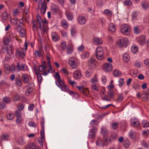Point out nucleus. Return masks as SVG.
<instances>
[{"mask_svg":"<svg viewBox=\"0 0 149 149\" xmlns=\"http://www.w3.org/2000/svg\"><path fill=\"white\" fill-rule=\"evenodd\" d=\"M36 21L39 23L40 29L43 30L44 33H46L48 29L47 24L48 22L46 19L43 20L40 15H38L36 16Z\"/></svg>","mask_w":149,"mask_h":149,"instance_id":"obj_1","label":"nucleus"},{"mask_svg":"<svg viewBox=\"0 0 149 149\" xmlns=\"http://www.w3.org/2000/svg\"><path fill=\"white\" fill-rule=\"evenodd\" d=\"M56 85L59 88H60L61 90L63 91L66 92H69L70 95H73L75 96L77 95V96L78 95L77 93L72 91H70V89L68 88L67 86L65 84L64 82L63 81L59 83L58 84H56Z\"/></svg>","mask_w":149,"mask_h":149,"instance_id":"obj_2","label":"nucleus"},{"mask_svg":"<svg viewBox=\"0 0 149 149\" xmlns=\"http://www.w3.org/2000/svg\"><path fill=\"white\" fill-rule=\"evenodd\" d=\"M38 9L40 7V5H41L42 7L41 8V12L43 15L45 13L47 8V3L45 0H38Z\"/></svg>","mask_w":149,"mask_h":149,"instance_id":"obj_3","label":"nucleus"},{"mask_svg":"<svg viewBox=\"0 0 149 149\" xmlns=\"http://www.w3.org/2000/svg\"><path fill=\"white\" fill-rule=\"evenodd\" d=\"M129 41L127 38H124L122 39L118 40L116 42L117 45L119 47H126L128 44Z\"/></svg>","mask_w":149,"mask_h":149,"instance_id":"obj_4","label":"nucleus"},{"mask_svg":"<svg viewBox=\"0 0 149 149\" xmlns=\"http://www.w3.org/2000/svg\"><path fill=\"white\" fill-rule=\"evenodd\" d=\"M96 57L99 60L101 59L103 57V51L102 47L99 46L96 49Z\"/></svg>","mask_w":149,"mask_h":149,"instance_id":"obj_5","label":"nucleus"},{"mask_svg":"<svg viewBox=\"0 0 149 149\" xmlns=\"http://www.w3.org/2000/svg\"><path fill=\"white\" fill-rule=\"evenodd\" d=\"M120 30L121 32L125 35H128L130 33V29L129 26L126 24L122 25L121 26Z\"/></svg>","mask_w":149,"mask_h":149,"instance_id":"obj_6","label":"nucleus"},{"mask_svg":"<svg viewBox=\"0 0 149 149\" xmlns=\"http://www.w3.org/2000/svg\"><path fill=\"white\" fill-rule=\"evenodd\" d=\"M97 129L96 127H93L91 129L90 131L89 134H88V137L89 138H93L95 136L96 134V131Z\"/></svg>","mask_w":149,"mask_h":149,"instance_id":"obj_7","label":"nucleus"},{"mask_svg":"<svg viewBox=\"0 0 149 149\" xmlns=\"http://www.w3.org/2000/svg\"><path fill=\"white\" fill-rule=\"evenodd\" d=\"M75 61V59L73 58H70L68 60L69 65L73 68H75L77 67V63Z\"/></svg>","mask_w":149,"mask_h":149,"instance_id":"obj_8","label":"nucleus"},{"mask_svg":"<svg viewBox=\"0 0 149 149\" xmlns=\"http://www.w3.org/2000/svg\"><path fill=\"white\" fill-rule=\"evenodd\" d=\"M51 10L53 14H56L59 12L60 9L57 6L53 5L52 6Z\"/></svg>","mask_w":149,"mask_h":149,"instance_id":"obj_9","label":"nucleus"},{"mask_svg":"<svg viewBox=\"0 0 149 149\" xmlns=\"http://www.w3.org/2000/svg\"><path fill=\"white\" fill-rule=\"evenodd\" d=\"M149 98V88L146 91H144L142 94V98L144 101H146Z\"/></svg>","mask_w":149,"mask_h":149,"instance_id":"obj_10","label":"nucleus"},{"mask_svg":"<svg viewBox=\"0 0 149 149\" xmlns=\"http://www.w3.org/2000/svg\"><path fill=\"white\" fill-rule=\"evenodd\" d=\"M97 63V62L95 60L92 58H90L88 61V65L92 68L94 67Z\"/></svg>","mask_w":149,"mask_h":149,"instance_id":"obj_11","label":"nucleus"},{"mask_svg":"<svg viewBox=\"0 0 149 149\" xmlns=\"http://www.w3.org/2000/svg\"><path fill=\"white\" fill-rule=\"evenodd\" d=\"M103 69L106 72L111 71L112 69L111 64L108 63L104 64L103 66Z\"/></svg>","mask_w":149,"mask_h":149,"instance_id":"obj_12","label":"nucleus"},{"mask_svg":"<svg viewBox=\"0 0 149 149\" xmlns=\"http://www.w3.org/2000/svg\"><path fill=\"white\" fill-rule=\"evenodd\" d=\"M93 42L95 45H99L102 44V41L100 38L95 37L93 39Z\"/></svg>","mask_w":149,"mask_h":149,"instance_id":"obj_13","label":"nucleus"},{"mask_svg":"<svg viewBox=\"0 0 149 149\" xmlns=\"http://www.w3.org/2000/svg\"><path fill=\"white\" fill-rule=\"evenodd\" d=\"M109 30L111 33L114 32L116 30V26L112 23L109 24Z\"/></svg>","mask_w":149,"mask_h":149,"instance_id":"obj_14","label":"nucleus"},{"mask_svg":"<svg viewBox=\"0 0 149 149\" xmlns=\"http://www.w3.org/2000/svg\"><path fill=\"white\" fill-rule=\"evenodd\" d=\"M65 15L69 20L71 21L73 19V15L71 12L69 11H67L65 12Z\"/></svg>","mask_w":149,"mask_h":149,"instance_id":"obj_15","label":"nucleus"},{"mask_svg":"<svg viewBox=\"0 0 149 149\" xmlns=\"http://www.w3.org/2000/svg\"><path fill=\"white\" fill-rule=\"evenodd\" d=\"M110 141V139H108V137L107 135L104 136L103 141V145H107L109 143Z\"/></svg>","mask_w":149,"mask_h":149,"instance_id":"obj_16","label":"nucleus"},{"mask_svg":"<svg viewBox=\"0 0 149 149\" xmlns=\"http://www.w3.org/2000/svg\"><path fill=\"white\" fill-rule=\"evenodd\" d=\"M78 21L80 24H84L86 23V19L84 16H81L78 17Z\"/></svg>","mask_w":149,"mask_h":149,"instance_id":"obj_17","label":"nucleus"},{"mask_svg":"<svg viewBox=\"0 0 149 149\" xmlns=\"http://www.w3.org/2000/svg\"><path fill=\"white\" fill-rule=\"evenodd\" d=\"M52 40L54 41H57L60 39L59 37L55 32L52 33Z\"/></svg>","mask_w":149,"mask_h":149,"instance_id":"obj_18","label":"nucleus"},{"mask_svg":"<svg viewBox=\"0 0 149 149\" xmlns=\"http://www.w3.org/2000/svg\"><path fill=\"white\" fill-rule=\"evenodd\" d=\"M13 47L11 45H9L8 47L6 48V51L8 55H10L13 53Z\"/></svg>","mask_w":149,"mask_h":149,"instance_id":"obj_19","label":"nucleus"},{"mask_svg":"<svg viewBox=\"0 0 149 149\" xmlns=\"http://www.w3.org/2000/svg\"><path fill=\"white\" fill-rule=\"evenodd\" d=\"M74 75V77L77 79H80L81 77V74L79 71H75Z\"/></svg>","mask_w":149,"mask_h":149,"instance_id":"obj_20","label":"nucleus"},{"mask_svg":"<svg viewBox=\"0 0 149 149\" xmlns=\"http://www.w3.org/2000/svg\"><path fill=\"white\" fill-rule=\"evenodd\" d=\"M54 77L57 80L58 83H60V82H61L62 81H63L61 79L59 74L58 72L55 73Z\"/></svg>","mask_w":149,"mask_h":149,"instance_id":"obj_21","label":"nucleus"},{"mask_svg":"<svg viewBox=\"0 0 149 149\" xmlns=\"http://www.w3.org/2000/svg\"><path fill=\"white\" fill-rule=\"evenodd\" d=\"M132 126L134 127H138L139 125V122L137 119H134V121L131 122Z\"/></svg>","mask_w":149,"mask_h":149,"instance_id":"obj_22","label":"nucleus"},{"mask_svg":"<svg viewBox=\"0 0 149 149\" xmlns=\"http://www.w3.org/2000/svg\"><path fill=\"white\" fill-rule=\"evenodd\" d=\"M139 41L141 45H143L145 43V37L144 36H141L139 37Z\"/></svg>","mask_w":149,"mask_h":149,"instance_id":"obj_23","label":"nucleus"},{"mask_svg":"<svg viewBox=\"0 0 149 149\" xmlns=\"http://www.w3.org/2000/svg\"><path fill=\"white\" fill-rule=\"evenodd\" d=\"M123 59L124 62H127L130 59V57L129 55L127 53L124 54L123 55Z\"/></svg>","mask_w":149,"mask_h":149,"instance_id":"obj_24","label":"nucleus"},{"mask_svg":"<svg viewBox=\"0 0 149 149\" xmlns=\"http://www.w3.org/2000/svg\"><path fill=\"white\" fill-rule=\"evenodd\" d=\"M17 70L19 71L20 70L24 71L25 70V66L24 65H21V68H20L19 63V62L17 63Z\"/></svg>","mask_w":149,"mask_h":149,"instance_id":"obj_25","label":"nucleus"},{"mask_svg":"<svg viewBox=\"0 0 149 149\" xmlns=\"http://www.w3.org/2000/svg\"><path fill=\"white\" fill-rule=\"evenodd\" d=\"M22 79L23 81L26 83H28L29 81V78L27 75L26 74H23L22 75Z\"/></svg>","mask_w":149,"mask_h":149,"instance_id":"obj_26","label":"nucleus"},{"mask_svg":"<svg viewBox=\"0 0 149 149\" xmlns=\"http://www.w3.org/2000/svg\"><path fill=\"white\" fill-rule=\"evenodd\" d=\"M8 15L6 11L4 12L2 15V19L3 22H5L8 18Z\"/></svg>","mask_w":149,"mask_h":149,"instance_id":"obj_27","label":"nucleus"},{"mask_svg":"<svg viewBox=\"0 0 149 149\" xmlns=\"http://www.w3.org/2000/svg\"><path fill=\"white\" fill-rule=\"evenodd\" d=\"M131 51L133 53L136 54L138 51V48L136 46L133 45L132 47Z\"/></svg>","mask_w":149,"mask_h":149,"instance_id":"obj_28","label":"nucleus"},{"mask_svg":"<svg viewBox=\"0 0 149 149\" xmlns=\"http://www.w3.org/2000/svg\"><path fill=\"white\" fill-rule=\"evenodd\" d=\"M61 25L64 29H67L68 27V24L66 20H63L61 22Z\"/></svg>","mask_w":149,"mask_h":149,"instance_id":"obj_29","label":"nucleus"},{"mask_svg":"<svg viewBox=\"0 0 149 149\" xmlns=\"http://www.w3.org/2000/svg\"><path fill=\"white\" fill-rule=\"evenodd\" d=\"M119 125V123L118 122H114L113 123L111 124V127L112 129L114 130H116Z\"/></svg>","mask_w":149,"mask_h":149,"instance_id":"obj_30","label":"nucleus"},{"mask_svg":"<svg viewBox=\"0 0 149 149\" xmlns=\"http://www.w3.org/2000/svg\"><path fill=\"white\" fill-rule=\"evenodd\" d=\"M113 74L114 76L115 77H116L118 76H120L121 75V72L119 71L116 70H115L113 71Z\"/></svg>","mask_w":149,"mask_h":149,"instance_id":"obj_31","label":"nucleus"},{"mask_svg":"<svg viewBox=\"0 0 149 149\" xmlns=\"http://www.w3.org/2000/svg\"><path fill=\"white\" fill-rule=\"evenodd\" d=\"M36 74H37L38 82L40 83H41L42 79L41 74L39 73L38 72H36Z\"/></svg>","mask_w":149,"mask_h":149,"instance_id":"obj_32","label":"nucleus"},{"mask_svg":"<svg viewBox=\"0 0 149 149\" xmlns=\"http://www.w3.org/2000/svg\"><path fill=\"white\" fill-rule=\"evenodd\" d=\"M143 126L144 127H147L149 126V123L146 120H143L142 123Z\"/></svg>","mask_w":149,"mask_h":149,"instance_id":"obj_33","label":"nucleus"},{"mask_svg":"<svg viewBox=\"0 0 149 149\" xmlns=\"http://www.w3.org/2000/svg\"><path fill=\"white\" fill-rule=\"evenodd\" d=\"M17 53L18 55H19L22 58L24 57V56L25 55V51L24 52L23 51L22 52L18 50L17 51Z\"/></svg>","mask_w":149,"mask_h":149,"instance_id":"obj_34","label":"nucleus"},{"mask_svg":"<svg viewBox=\"0 0 149 149\" xmlns=\"http://www.w3.org/2000/svg\"><path fill=\"white\" fill-rule=\"evenodd\" d=\"M107 130L106 128H101V133L104 136H107Z\"/></svg>","mask_w":149,"mask_h":149,"instance_id":"obj_35","label":"nucleus"},{"mask_svg":"<svg viewBox=\"0 0 149 149\" xmlns=\"http://www.w3.org/2000/svg\"><path fill=\"white\" fill-rule=\"evenodd\" d=\"M3 101L6 103H8L10 102V97H5L3 99Z\"/></svg>","mask_w":149,"mask_h":149,"instance_id":"obj_36","label":"nucleus"},{"mask_svg":"<svg viewBox=\"0 0 149 149\" xmlns=\"http://www.w3.org/2000/svg\"><path fill=\"white\" fill-rule=\"evenodd\" d=\"M89 53L87 52H84L83 53V54L81 55V57L82 59H84L86 58H88L89 56Z\"/></svg>","mask_w":149,"mask_h":149,"instance_id":"obj_37","label":"nucleus"},{"mask_svg":"<svg viewBox=\"0 0 149 149\" xmlns=\"http://www.w3.org/2000/svg\"><path fill=\"white\" fill-rule=\"evenodd\" d=\"M99 123V122L97 120H92L90 124L91 126H94L97 125Z\"/></svg>","mask_w":149,"mask_h":149,"instance_id":"obj_38","label":"nucleus"},{"mask_svg":"<svg viewBox=\"0 0 149 149\" xmlns=\"http://www.w3.org/2000/svg\"><path fill=\"white\" fill-rule=\"evenodd\" d=\"M129 136L132 139H134L135 137V132L131 131L129 132Z\"/></svg>","mask_w":149,"mask_h":149,"instance_id":"obj_39","label":"nucleus"},{"mask_svg":"<svg viewBox=\"0 0 149 149\" xmlns=\"http://www.w3.org/2000/svg\"><path fill=\"white\" fill-rule=\"evenodd\" d=\"M124 146L126 148H128L130 145V142L128 140H127L123 142V143Z\"/></svg>","mask_w":149,"mask_h":149,"instance_id":"obj_40","label":"nucleus"},{"mask_svg":"<svg viewBox=\"0 0 149 149\" xmlns=\"http://www.w3.org/2000/svg\"><path fill=\"white\" fill-rule=\"evenodd\" d=\"M124 3L126 5L131 6L132 5V2L130 0H125Z\"/></svg>","mask_w":149,"mask_h":149,"instance_id":"obj_41","label":"nucleus"},{"mask_svg":"<svg viewBox=\"0 0 149 149\" xmlns=\"http://www.w3.org/2000/svg\"><path fill=\"white\" fill-rule=\"evenodd\" d=\"M9 137V136L7 134H3L1 138L2 140H6Z\"/></svg>","mask_w":149,"mask_h":149,"instance_id":"obj_42","label":"nucleus"},{"mask_svg":"<svg viewBox=\"0 0 149 149\" xmlns=\"http://www.w3.org/2000/svg\"><path fill=\"white\" fill-rule=\"evenodd\" d=\"M81 92L85 95H87L89 93L88 90L87 88H83Z\"/></svg>","mask_w":149,"mask_h":149,"instance_id":"obj_43","label":"nucleus"},{"mask_svg":"<svg viewBox=\"0 0 149 149\" xmlns=\"http://www.w3.org/2000/svg\"><path fill=\"white\" fill-rule=\"evenodd\" d=\"M10 42V40L7 38H4L3 40V42L4 45H7Z\"/></svg>","mask_w":149,"mask_h":149,"instance_id":"obj_44","label":"nucleus"},{"mask_svg":"<svg viewBox=\"0 0 149 149\" xmlns=\"http://www.w3.org/2000/svg\"><path fill=\"white\" fill-rule=\"evenodd\" d=\"M46 68V67L43 65H40L38 67V70L40 72L43 71Z\"/></svg>","mask_w":149,"mask_h":149,"instance_id":"obj_45","label":"nucleus"},{"mask_svg":"<svg viewBox=\"0 0 149 149\" xmlns=\"http://www.w3.org/2000/svg\"><path fill=\"white\" fill-rule=\"evenodd\" d=\"M33 89L32 88H29L26 92V95H29L33 91Z\"/></svg>","mask_w":149,"mask_h":149,"instance_id":"obj_46","label":"nucleus"},{"mask_svg":"<svg viewBox=\"0 0 149 149\" xmlns=\"http://www.w3.org/2000/svg\"><path fill=\"white\" fill-rule=\"evenodd\" d=\"M11 23L15 25L17 23V19L14 18L10 20Z\"/></svg>","mask_w":149,"mask_h":149,"instance_id":"obj_47","label":"nucleus"},{"mask_svg":"<svg viewBox=\"0 0 149 149\" xmlns=\"http://www.w3.org/2000/svg\"><path fill=\"white\" fill-rule=\"evenodd\" d=\"M113 93L114 92L113 91L111 90H109L108 92L109 95L111 99H112L113 97Z\"/></svg>","mask_w":149,"mask_h":149,"instance_id":"obj_48","label":"nucleus"},{"mask_svg":"<svg viewBox=\"0 0 149 149\" xmlns=\"http://www.w3.org/2000/svg\"><path fill=\"white\" fill-rule=\"evenodd\" d=\"M96 144L98 146H100L102 144L103 145V142L102 141L101 139L98 138L96 142Z\"/></svg>","mask_w":149,"mask_h":149,"instance_id":"obj_49","label":"nucleus"},{"mask_svg":"<svg viewBox=\"0 0 149 149\" xmlns=\"http://www.w3.org/2000/svg\"><path fill=\"white\" fill-rule=\"evenodd\" d=\"M134 32L136 34H138L140 32L139 27L137 26H135L134 28Z\"/></svg>","mask_w":149,"mask_h":149,"instance_id":"obj_50","label":"nucleus"},{"mask_svg":"<svg viewBox=\"0 0 149 149\" xmlns=\"http://www.w3.org/2000/svg\"><path fill=\"white\" fill-rule=\"evenodd\" d=\"M33 24V30L34 31H35L37 28L36 22L35 20H32Z\"/></svg>","mask_w":149,"mask_h":149,"instance_id":"obj_51","label":"nucleus"},{"mask_svg":"<svg viewBox=\"0 0 149 149\" xmlns=\"http://www.w3.org/2000/svg\"><path fill=\"white\" fill-rule=\"evenodd\" d=\"M22 119V117L21 116H17L16 120V123L18 124L20 123Z\"/></svg>","mask_w":149,"mask_h":149,"instance_id":"obj_52","label":"nucleus"},{"mask_svg":"<svg viewBox=\"0 0 149 149\" xmlns=\"http://www.w3.org/2000/svg\"><path fill=\"white\" fill-rule=\"evenodd\" d=\"M15 82L18 86H21L22 84L21 81L19 78H16L15 80Z\"/></svg>","mask_w":149,"mask_h":149,"instance_id":"obj_53","label":"nucleus"},{"mask_svg":"<svg viewBox=\"0 0 149 149\" xmlns=\"http://www.w3.org/2000/svg\"><path fill=\"white\" fill-rule=\"evenodd\" d=\"M61 50H64L65 49L66 47V44L65 42H63L61 43Z\"/></svg>","mask_w":149,"mask_h":149,"instance_id":"obj_54","label":"nucleus"},{"mask_svg":"<svg viewBox=\"0 0 149 149\" xmlns=\"http://www.w3.org/2000/svg\"><path fill=\"white\" fill-rule=\"evenodd\" d=\"M142 6L143 8L146 9L149 8L148 4L146 3H142Z\"/></svg>","mask_w":149,"mask_h":149,"instance_id":"obj_55","label":"nucleus"},{"mask_svg":"<svg viewBox=\"0 0 149 149\" xmlns=\"http://www.w3.org/2000/svg\"><path fill=\"white\" fill-rule=\"evenodd\" d=\"M17 108L19 111H22L24 109V106L23 104H19L17 106Z\"/></svg>","mask_w":149,"mask_h":149,"instance_id":"obj_56","label":"nucleus"},{"mask_svg":"<svg viewBox=\"0 0 149 149\" xmlns=\"http://www.w3.org/2000/svg\"><path fill=\"white\" fill-rule=\"evenodd\" d=\"M25 31L24 29H21L19 33V36L21 37H24V36Z\"/></svg>","mask_w":149,"mask_h":149,"instance_id":"obj_57","label":"nucleus"},{"mask_svg":"<svg viewBox=\"0 0 149 149\" xmlns=\"http://www.w3.org/2000/svg\"><path fill=\"white\" fill-rule=\"evenodd\" d=\"M29 125L30 127H36L37 126L36 124L34 122L31 121L29 123Z\"/></svg>","mask_w":149,"mask_h":149,"instance_id":"obj_58","label":"nucleus"},{"mask_svg":"<svg viewBox=\"0 0 149 149\" xmlns=\"http://www.w3.org/2000/svg\"><path fill=\"white\" fill-rule=\"evenodd\" d=\"M18 143L20 145H23L24 144V139L22 137H20L19 138L18 141Z\"/></svg>","mask_w":149,"mask_h":149,"instance_id":"obj_59","label":"nucleus"},{"mask_svg":"<svg viewBox=\"0 0 149 149\" xmlns=\"http://www.w3.org/2000/svg\"><path fill=\"white\" fill-rule=\"evenodd\" d=\"M40 134L41 139H44L45 138L44 129H42V130L40 131Z\"/></svg>","mask_w":149,"mask_h":149,"instance_id":"obj_60","label":"nucleus"},{"mask_svg":"<svg viewBox=\"0 0 149 149\" xmlns=\"http://www.w3.org/2000/svg\"><path fill=\"white\" fill-rule=\"evenodd\" d=\"M141 145L145 148H148V145L145 141H143L141 142Z\"/></svg>","mask_w":149,"mask_h":149,"instance_id":"obj_61","label":"nucleus"},{"mask_svg":"<svg viewBox=\"0 0 149 149\" xmlns=\"http://www.w3.org/2000/svg\"><path fill=\"white\" fill-rule=\"evenodd\" d=\"M123 98V95L121 94H119L118 96V100L119 101H122Z\"/></svg>","mask_w":149,"mask_h":149,"instance_id":"obj_62","label":"nucleus"},{"mask_svg":"<svg viewBox=\"0 0 149 149\" xmlns=\"http://www.w3.org/2000/svg\"><path fill=\"white\" fill-rule=\"evenodd\" d=\"M13 115L11 113H9L8 115L7 116V118L8 120H12L13 119Z\"/></svg>","mask_w":149,"mask_h":149,"instance_id":"obj_63","label":"nucleus"},{"mask_svg":"<svg viewBox=\"0 0 149 149\" xmlns=\"http://www.w3.org/2000/svg\"><path fill=\"white\" fill-rule=\"evenodd\" d=\"M72 52V49L70 46H68L67 49V52L68 54H71Z\"/></svg>","mask_w":149,"mask_h":149,"instance_id":"obj_64","label":"nucleus"}]
</instances>
